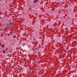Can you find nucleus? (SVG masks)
Wrapping results in <instances>:
<instances>
[{"label": "nucleus", "instance_id": "obj_1", "mask_svg": "<svg viewBox=\"0 0 77 77\" xmlns=\"http://www.w3.org/2000/svg\"><path fill=\"white\" fill-rule=\"evenodd\" d=\"M7 24L8 26H12L13 25L11 23V22L9 20L8 21Z\"/></svg>", "mask_w": 77, "mask_h": 77}, {"label": "nucleus", "instance_id": "obj_2", "mask_svg": "<svg viewBox=\"0 0 77 77\" xmlns=\"http://www.w3.org/2000/svg\"><path fill=\"white\" fill-rule=\"evenodd\" d=\"M34 50H35V51H37V50H38V48H34Z\"/></svg>", "mask_w": 77, "mask_h": 77}, {"label": "nucleus", "instance_id": "obj_3", "mask_svg": "<svg viewBox=\"0 0 77 77\" xmlns=\"http://www.w3.org/2000/svg\"><path fill=\"white\" fill-rule=\"evenodd\" d=\"M38 0H34V2H33V3H36V2H38Z\"/></svg>", "mask_w": 77, "mask_h": 77}, {"label": "nucleus", "instance_id": "obj_4", "mask_svg": "<svg viewBox=\"0 0 77 77\" xmlns=\"http://www.w3.org/2000/svg\"><path fill=\"white\" fill-rule=\"evenodd\" d=\"M3 53L4 54H5V53H6V51H5V50H3Z\"/></svg>", "mask_w": 77, "mask_h": 77}, {"label": "nucleus", "instance_id": "obj_5", "mask_svg": "<svg viewBox=\"0 0 77 77\" xmlns=\"http://www.w3.org/2000/svg\"><path fill=\"white\" fill-rule=\"evenodd\" d=\"M4 47H5V45H3L2 46V48H4Z\"/></svg>", "mask_w": 77, "mask_h": 77}, {"label": "nucleus", "instance_id": "obj_6", "mask_svg": "<svg viewBox=\"0 0 77 77\" xmlns=\"http://www.w3.org/2000/svg\"><path fill=\"white\" fill-rule=\"evenodd\" d=\"M13 37H14V38H16V36L14 35V36Z\"/></svg>", "mask_w": 77, "mask_h": 77}, {"label": "nucleus", "instance_id": "obj_7", "mask_svg": "<svg viewBox=\"0 0 77 77\" xmlns=\"http://www.w3.org/2000/svg\"><path fill=\"white\" fill-rule=\"evenodd\" d=\"M8 36H9V34H8Z\"/></svg>", "mask_w": 77, "mask_h": 77}, {"label": "nucleus", "instance_id": "obj_8", "mask_svg": "<svg viewBox=\"0 0 77 77\" xmlns=\"http://www.w3.org/2000/svg\"><path fill=\"white\" fill-rule=\"evenodd\" d=\"M14 77H17L16 76H15Z\"/></svg>", "mask_w": 77, "mask_h": 77}, {"label": "nucleus", "instance_id": "obj_9", "mask_svg": "<svg viewBox=\"0 0 77 77\" xmlns=\"http://www.w3.org/2000/svg\"><path fill=\"white\" fill-rule=\"evenodd\" d=\"M35 77H38V76H36Z\"/></svg>", "mask_w": 77, "mask_h": 77}, {"label": "nucleus", "instance_id": "obj_10", "mask_svg": "<svg viewBox=\"0 0 77 77\" xmlns=\"http://www.w3.org/2000/svg\"><path fill=\"white\" fill-rule=\"evenodd\" d=\"M1 0H0V1H1Z\"/></svg>", "mask_w": 77, "mask_h": 77}]
</instances>
